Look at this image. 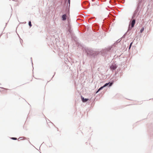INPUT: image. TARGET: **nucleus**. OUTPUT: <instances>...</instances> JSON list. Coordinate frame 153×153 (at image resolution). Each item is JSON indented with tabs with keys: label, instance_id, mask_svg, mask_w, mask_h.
Listing matches in <instances>:
<instances>
[{
	"label": "nucleus",
	"instance_id": "obj_1",
	"mask_svg": "<svg viewBox=\"0 0 153 153\" xmlns=\"http://www.w3.org/2000/svg\"><path fill=\"white\" fill-rule=\"evenodd\" d=\"M128 15L129 17H131V19L130 22L128 26V30H131L132 28L134 26V12H131V10H129L128 12Z\"/></svg>",
	"mask_w": 153,
	"mask_h": 153
},
{
	"label": "nucleus",
	"instance_id": "obj_2",
	"mask_svg": "<svg viewBox=\"0 0 153 153\" xmlns=\"http://www.w3.org/2000/svg\"><path fill=\"white\" fill-rule=\"evenodd\" d=\"M113 82H109L108 83H106L102 87H100L97 91L96 92V93H97L99 91H100V90L102 89L104 87L107 86L109 84V86H110L112 85L113 84Z\"/></svg>",
	"mask_w": 153,
	"mask_h": 153
},
{
	"label": "nucleus",
	"instance_id": "obj_3",
	"mask_svg": "<svg viewBox=\"0 0 153 153\" xmlns=\"http://www.w3.org/2000/svg\"><path fill=\"white\" fill-rule=\"evenodd\" d=\"M117 68V66L116 65H111L110 67L111 69L112 70H114L115 69Z\"/></svg>",
	"mask_w": 153,
	"mask_h": 153
},
{
	"label": "nucleus",
	"instance_id": "obj_4",
	"mask_svg": "<svg viewBox=\"0 0 153 153\" xmlns=\"http://www.w3.org/2000/svg\"><path fill=\"white\" fill-rule=\"evenodd\" d=\"M81 99L83 102H85L89 100L88 99H85L84 97H83L82 96L81 97Z\"/></svg>",
	"mask_w": 153,
	"mask_h": 153
},
{
	"label": "nucleus",
	"instance_id": "obj_5",
	"mask_svg": "<svg viewBox=\"0 0 153 153\" xmlns=\"http://www.w3.org/2000/svg\"><path fill=\"white\" fill-rule=\"evenodd\" d=\"M67 16L66 14H64L62 16V18L63 20H65L66 19Z\"/></svg>",
	"mask_w": 153,
	"mask_h": 153
},
{
	"label": "nucleus",
	"instance_id": "obj_6",
	"mask_svg": "<svg viewBox=\"0 0 153 153\" xmlns=\"http://www.w3.org/2000/svg\"><path fill=\"white\" fill-rule=\"evenodd\" d=\"M144 30V28L142 27V29L140 30V33H142Z\"/></svg>",
	"mask_w": 153,
	"mask_h": 153
},
{
	"label": "nucleus",
	"instance_id": "obj_7",
	"mask_svg": "<svg viewBox=\"0 0 153 153\" xmlns=\"http://www.w3.org/2000/svg\"><path fill=\"white\" fill-rule=\"evenodd\" d=\"M29 25L30 27H31L32 26V25L30 21H29Z\"/></svg>",
	"mask_w": 153,
	"mask_h": 153
},
{
	"label": "nucleus",
	"instance_id": "obj_8",
	"mask_svg": "<svg viewBox=\"0 0 153 153\" xmlns=\"http://www.w3.org/2000/svg\"><path fill=\"white\" fill-rule=\"evenodd\" d=\"M11 139H12L14 140H16L17 139V138H15V137H12Z\"/></svg>",
	"mask_w": 153,
	"mask_h": 153
},
{
	"label": "nucleus",
	"instance_id": "obj_9",
	"mask_svg": "<svg viewBox=\"0 0 153 153\" xmlns=\"http://www.w3.org/2000/svg\"><path fill=\"white\" fill-rule=\"evenodd\" d=\"M132 43H133V42H132L130 44V47H129V49H130V47H131V45H132Z\"/></svg>",
	"mask_w": 153,
	"mask_h": 153
},
{
	"label": "nucleus",
	"instance_id": "obj_10",
	"mask_svg": "<svg viewBox=\"0 0 153 153\" xmlns=\"http://www.w3.org/2000/svg\"><path fill=\"white\" fill-rule=\"evenodd\" d=\"M69 3L70 4V0H68Z\"/></svg>",
	"mask_w": 153,
	"mask_h": 153
},
{
	"label": "nucleus",
	"instance_id": "obj_11",
	"mask_svg": "<svg viewBox=\"0 0 153 153\" xmlns=\"http://www.w3.org/2000/svg\"><path fill=\"white\" fill-rule=\"evenodd\" d=\"M134 23H135V20H134Z\"/></svg>",
	"mask_w": 153,
	"mask_h": 153
}]
</instances>
